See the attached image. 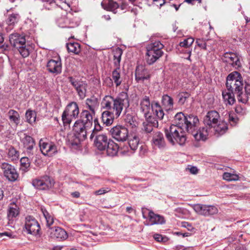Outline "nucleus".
Returning <instances> with one entry per match:
<instances>
[{
    "label": "nucleus",
    "instance_id": "bf43d9fd",
    "mask_svg": "<svg viewBox=\"0 0 250 250\" xmlns=\"http://www.w3.org/2000/svg\"><path fill=\"white\" fill-rule=\"evenodd\" d=\"M229 123L231 125H235L238 121V119L235 117H233L230 115L229 116Z\"/></svg>",
    "mask_w": 250,
    "mask_h": 250
},
{
    "label": "nucleus",
    "instance_id": "cd10ccee",
    "mask_svg": "<svg viewBox=\"0 0 250 250\" xmlns=\"http://www.w3.org/2000/svg\"><path fill=\"white\" fill-rule=\"evenodd\" d=\"M99 103L97 98L92 97L85 100V107L88 109L91 113L95 114V110L98 108Z\"/></svg>",
    "mask_w": 250,
    "mask_h": 250
},
{
    "label": "nucleus",
    "instance_id": "09e8293b",
    "mask_svg": "<svg viewBox=\"0 0 250 250\" xmlns=\"http://www.w3.org/2000/svg\"><path fill=\"white\" fill-rule=\"evenodd\" d=\"M146 118V123L154 126L157 127L158 126V121L154 117L151 116V113H149L147 116H144Z\"/></svg>",
    "mask_w": 250,
    "mask_h": 250
},
{
    "label": "nucleus",
    "instance_id": "b1692460",
    "mask_svg": "<svg viewBox=\"0 0 250 250\" xmlns=\"http://www.w3.org/2000/svg\"><path fill=\"white\" fill-rule=\"evenodd\" d=\"M151 103L149 97L147 96H144L140 101V109L144 116H147L150 113Z\"/></svg>",
    "mask_w": 250,
    "mask_h": 250
},
{
    "label": "nucleus",
    "instance_id": "0e129e2a",
    "mask_svg": "<svg viewBox=\"0 0 250 250\" xmlns=\"http://www.w3.org/2000/svg\"><path fill=\"white\" fill-rule=\"evenodd\" d=\"M3 236H8L9 237V238H12V234L10 233V232H2V233H0V237H2Z\"/></svg>",
    "mask_w": 250,
    "mask_h": 250
},
{
    "label": "nucleus",
    "instance_id": "f257e3e1",
    "mask_svg": "<svg viewBox=\"0 0 250 250\" xmlns=\"http://www.w3.org/2000/svg\"><path fill=\"white\" fill-rule=\"evenodd\" d=\"M174 120L175 124L165 129L166 137L172 145L183 146L187 140L184 129L188 132H192L198 122V117L192 114L186 116L182 112H179L175 115Z\"/></svg>",
    "mask_w": 250,
    "mask_h": 250
},
{
    "label": "nucleus",
    "instance_id": "c9c22d12",
    "mask_svg": "<svg viewBox=\"0 0 250 250\" xmlns=\"http://www.w3.org/2000/svg\"><path fill=\"white\" fill-rule=\"evenodd\" d=\"M68 52H71L75 54H78L81 51V47L79 43L75 42H70L66 44Z\"/></svg>",
    "mask_w": 250,
    "mask_h": 250
},
{
    "label": "nucleus",
    "instance_id": "de8ad7c7",
    "mask_svg": "<svg viewBox=\"0 0 250 250\" xmlns=\"http://www.w3.org/2000/svg\"><path fill=\"white\" fill-rule=\"evenodd\" d=\"M21 170L26 171L30 165V162L29 158L26 157H23L21 159Z\"/></svg>",
    "mask_w": 250,
    "mask_h": 250
},
{
    "label": "nucleus",
    "instance_id": "5701e85b",
    "mask_svg": "<svg viewBox=\"0 0 250 250\" xmlns=\"http://www.w3.org/2000/svg\"><path fill=\"white\" fill-rule=\"evenodd\" d=\"M152 143L154 146L159 149H164L166 146L164 135L160 132H157L153 135Z\"/></svg>",
    "mask_w": 250,
    "mask_h": 250
},
{
    "label": "nucleus",
    "instance_id": "9b49d317",
    "mask_svg": "<svg viewBox=\"0 0 250 250\" xmlns=\"http://www.w3.org/2000/svg\"><path fill=\"white\" fill-rule=\"evenodd\" d=\"M24 227L28 233L36 236L41 235L40 226L33 216H28L25 218Z\"/></svg>",
    "mask_w": 250,
    "mask_h": 250
},
{
    "label": "nucleus",
    "instance_id": "7c9ffc66",
    "mask_svg": "<svg viewBox=\"0 0 250 250\" xmlns=\"http://www.w3.org/2000/svg\"><path fill=\"white\" fill-rule=\"evenodd\" d=\"M105 149H106V152L108 156H114L118 153L119 146L118 144L115 143L112 140L110 139L106 146Z\"/></svg>",
    "mask_w": 250,
    "mask_h": 250
},
{
    "label": "nucleus",
    "instance_id": "6e6d98bb",
    "mask_svg": "<svg viewBox=\"0 0 250 250\" xmlns=\"http://www.w3.org/2000/svg\"><path fill=\"white\" fill-rule=\"evenodd\" d=\"M110 191V188H102L98 190H96L94 192V194L96 195H101L104 194Z\"/></svg>",
    "mask_w": 250,
    "mask_h": 250
},
{
    "label": "nucleus",
    "instance_id": "4468645a",
    "mask_svg": "<svg viewBox=\"0 0 250 250\" xmlns=\"http://www.w3.org/2000/svg\"><path fill=\"white\" fill-rule=\"evenodd\" d=\"M199 123V119L198 122L196 124L195 127L192 132H188L193 136L195 139L197 141L205 140L207 136L210 134V130L207 126L200 128L197 130Z\"/></svg>",
    "mask_w": 250,
    "mask_h": 250
},
{
    "label": "nucleus",
    "instance_id": "72a5a7b5",
    "mask_svg": "<svg viewBox=\"0 0 250 250\" xmlns=\"http://www.w3.org/2000/svg\"><path fill=\"white\" fill-rule=\"evenodd\" d=\"M162 104L166 110H169L173 108V100L168 95H164L162 98Z\"/></svg>",
    "mask_w": 250,
    "mask_h": 250
},
{
    "label": "nucleus",
    "instance_id": "f704fd0d",
    "mask_svg": "<svg viewBox=\"0 0 250 250\" xmlns=\"http://www.w3.org/2000/svg\"><path fill=\"white\" fill-rule=\"evenodd\" d=\"M113 54L114 65L116 67H120L123 51L119 47H117L113 50Z\"/></svg>",
    "mask_w": 250,
    "mask_h": 250
},
{
    "label": "nucleus",
    "instance_id": "6ab92c4d",
    "mask_svg": "<svg viewBox=\"0 0 250 250\" xmlns=\"http://www.w3.org/2000/svg\"><path fill=\"white\" fill-rule=\"evenodd\" d=\"M222 60L224 62L230 64L235 69H237L241 66L240 58L235 53L226 52L224 54Z\"/></svg>",
    "mask_w": 250,
    "mask_h": 250
},
{
    "label": "nucleus",
    "instance_id": "a211bd4d",
    "mask_svg": "<svg viewBox=\"0 0 250 250\" xmlns=\"http://www.w3.org/2000/svg\"><path fill=\"white\" fill-rule=\"evenodd\" d=\"M220 115L219 113L214 110L208 111L204 118V123L205 125L210 129L217 122H219Z\"/></svg>",
    "mask_w": 250,
    "mask_h": 250
},
{
    "label": "nucleus",
    "instance_id": "79ce46f5",
    "mask_svg": "<svg viewBox=\"0 0 250 250\" xmlns=\"http://www.w3.org/2000/svg\"><path fill=\"white\" fill-rule=\"evenodd\" d=\"M125 120L127 125L132 128H135L138 125V122L136 121L135 118L130 114H127Z\"/></svg>",
    "mask_w": 250,
    "mask_h": 250
},
{
    "label": "nucleus",
    "instance_id": "a18cd8bd",
    "mask_svg": "<svg viewBox=\"0 0 250 250\" xmlns=\"http://www.w3.org/2000/svg\"><path fill=\"white\" fill-rule=\"evenodd\" d=\"M19 19V16L18 14H12L8 16L6 22L9 26H13L18 22Z\"/></svg>",
    "mask_w": 250,
    "mask_h": 250
},
{
    "label": "nucleus",
    "instance_id": "393cba45",
    "mask_svg": "<svg viewBox=\"0 0 250 250\" xmlns=\"http://www.w3.org/2000/svg\"><path fill=\"white\" fill-rule=\"evenodd\" d=\"M47 68L51 73L59 74L62 71L61 61L59 59L57 60H50L47 64Z\"/></svg>",
    "mask_w": 250,
    "mask_h": 250
},
{
    "label": "nucleus",
    "instance_id": "423d86ee",
    "mask_svg": "<svg viewBox=\"0 0 250 250\" xmlns=\"http://www.w3.org/2000/svg\"><path fill=\"white\" fill-rule=\"evenodd\" d=\"M80 113L79 107L75 102L69 103L65 107L62 115L64 125H69L73 120L78 117Z\"/></svg>",
    "mask_w": 250,
    "mask_h": 250
},
{
    "label": "nucleus",
    "instance_id": "2f4dec72",
    "mask_svg": "<svg viewBox=\"0 0 250 250\" xmlns=\"http://www.w3.org/2000/svg\"><path fill=\"white\" fill-rule=\"evenodd\" d=\"M102 121L106 126L112 125L114 120L113 113L109 111H105L102 113Z\"/></svg>",
    "mask_w": 250,
    "mask_h": 250
},
{
    "label": "nucleus",
    "instance_id": "e2e57ef3",
    "mask_svg": "<svg viewBox=\"0 0 250 250\" xmlns=\"http://www.w3.org/2000/svg\"><path fill=\"white\" fill-rule=\"evenodd\" d=\"M154 238L158 242H161L163 241V238L161 235L159 234H155L154 235Z\"/></svg>",
    "mask_w": 250,
    "mask_h": 250
},
{
    "label": "nucleus",
    "instance_id": "412c9836",
    "mask_svg": "<svg viewBox=\"0 0 250 250\" xmlns=\"http://www.w3.org/2000/svg\"><path fill=\"white\" fill-rule=\"evenodd\" d=\"M228 129V125L226 122L219 120L209 130L210 134H213L216 136H219L224 134Z\"/></svg>",
    "mask_w": 250,
    "mask_h": 250
},
{
    "label": "nucleus",
    "instance_id": "49530a36",
    "mask_svg": "<svg viewBox=\"0 0 250 250\" xmlns=\"http://www.w3.org/2000/svg\"><path fill=\"white\" fill-rule=\"evenodd\" d=\"M42 210L46 222V226L49 227L54 223L53 217L46 210L42 209Z\"/></svg>",
    "mask_w": 250,
    "mask_h": 250
},
{
    "label": "nucleus",
    "instance_id": "c756f323",
    "mask_svg": "<svg viewBox=\"0 0 250 250\" xmlns=\"http://www.w3.org/2000/svg\"><path fill=\"white\" fill-rule=\"evenodd\" d=\"M148 217L150 225L163 224L165 223V220L163 216L156 214L152 211L149 212Z\"/></svg>",
    "mask_w": 250,
    "mask_h": 250
},
{
    "label": "nucleus",
    "instance_id": "ddd939ff",
    "mask_svg": "<svg viewBox=\"0 0 250 250\" xmlns=\"http://www.w3.org/2000/svg\"><path fill=\"white\" fill-rule=\"evenodd\" d=\"M39 146L42 153L45 156H52L57 152L56 146L52 142H46L41 139Z\"/></svg>",
    "mask_w": 250,
    "mask_h": 250
},
{
    "label": "nucleus",
    "instance_id": "bb28decb",
    "mask_svg": "<svg viewBox=\"0 0 250 250\" xmlns=\"http://www.w3.org/2000/svg\"><path fill=\"white\" fill-rule=\"evenodd\" d=\"M151 108L153 113L158 119L162 120L165 115L163 109L157 101H153L151 103Z\"/></svg>",
    "mask_w": 250,
    "mask_h": 250
},
{
    "label": "nucleus",
    "instance_id": "e433bc0d",
    "mask_svg": "<svg viewBox=\"0 0 250 250\" xmlns=\"http://www.w3.org/2000/svg\"><path fill=\"white\" fill-rule=\"evenodd\" d=\"M7 114L11 122L13 123L16 125H18L20 123V115L17 111L13 109H10L8 111Z\"/></svg>",
    "mask_w": 250,
    "mask_h": 250
},
{
    "label": "nucleus",
    "instance_id": "473e14b6",
    "mask_svg": "<svg viewBox=\"0 0 250 250\" xmlns=\"http://www.w3.org/2000/svg\"><path fill=\"white\" fill-rule=\"evenodd\" d=\"M19 208L14 203H11L8 208L7 217L9 220L16 217L19 214Z\"/></svg>",
    "mask_w": 250,
    "mask_h": 250
},
{
    "label": "nucleus",
    "instance_id": "680f3d73",
    "mask_svg": "<svg viewBox=\"0 0 250 250\" xmlns=\"http://www.w3.org/2000/svg\"><path fill=\"white\" fill-rule=\"evenodd\" d=\"M174 212L175 213V215L178 217H180L181 214H184V209L181 208H177L175 209Z\"/></svg>",
    "mask_w": 250,
    "mask_h": 250
},
{
    "label": "nucleus",
    "instance_id": "69168bd1",
    "mask_svg": "<svg viewBox=\"0 0 250 250\" xmlns=\"http://www.w3.org/2000/svg\"><path fill=\"white\" fill-rule=\"evenodd\" d=\"M71 195L74 198H79L80 196V193L78 191H75L71 193Z\"/></svg>",
    "mask_w": 250,
    "mask_h": 250
},
{
    "label": "nucleus",
    "instance_id": "4c0bfd02",
    "mask_svg": "<svg viewBox=\"0 0 250 250\" xmlns=\"http://www.w3.org/2000/svg\"><path fill=\"white\" fill-rule=\"evenodd\" d=\"M114 102V97L111 96H105L102 102L104 108L107 110L113 109Z\"/></svg>",
    "mask_w": 250,
    "mask_h": 250
},
{
    "label": "nucleus",
    "instance_id": "dca6fc26",
    "mask_svg": "<svg viewBox=\"0 0 250 250\" xmlns=\"http://www.w3.org/2000/svg\"><path fill=\"white\" fill-rule=\"evenodd\" d=\"M135 80L137 82H144L149 80L150 78V71L143 65H138L135 70Z\"/></svg>",
    "mask_w": 250,
    "mask_h": 250
},
{
    "label": "nucleus",
    "instance_id": "37998d69",
    "mask_svg": "<svg viewBox=\"0 0 250 250\" xmlns=\"http://www.w3.org/2000/svg\"><path fill=\"white\" fill-rule=\"evenodd\" d=\"M26 121L30 124L34 123L36 119V113L31 110H28L25 113Z\"/></svg>",
    "mask_w": 250,
    "mask_h": 250
},
{
    "label": "nucleus",
    "instance_id": "8fccbe9b",
    "mask_svg": "<svg viewBox=\"0 0 250 250\" xmlns=\"http://www.w3.org/2000/svg\"><path fill=\"white\" fill-rule=\"evenodd\" d=\"M8 156L12 160H16L19 156V153L13 147H11L9 148Z\"/></svg>",
    "mask_w": 250,
    "mask_h": 250
},
{
    "label": "nucleus",
    "instance_id": "f3484780",
    "mask_svg": "<svg viewBox=\"0 0 250 250\" xmlns=\"http://www.w3.org/2000/svg\"><path fill=\"white\" fill-rule=\"evenodd\" d=\"M71 14H66L57 20V23L58 26L61 28H73L77 26L78 24L76 22H74L72 19Z\"/></svg>",
    "mask_w": 250,
    "mask_h": 250
},
{
    "label": "nucleus",
    "instance_id": "774afa93",
    "mask_svg": "<svg viewBox=\"0 0 250 250\" xmlns=\"http://www.w3.org/2000/svg\"><path fill=\"white\" fill-rule=\"evenodd\" d=\"M126 211L128 213H131V212L133 210V208L131 207H127L126 208Z\"/></svg>",
    "mask_w": 250,
    "mask_h": 250
},
{
    "label": "nucleus",
    "instance_id": "13d9d810",
    "mask_svg": "<svg viewBox=\"0 0 250 250\" xmlns=\"http://www.w3.org/2000/svg\"><path fill=\"white\" fill-rule=\"evenodd\" d=\"M187 169L189 171L191 174H196L198 173V171H199V170L197 167H194V166H188L187 168Z\"/></svg>",
    "mask_w": 250,
    "mask_h": 250
},
{
    "label": "nucleus",
    "instance_id": "f8f14e48",
    "mask_svg": "<svg viewBox=\"0 0 250 250\" xmlns=\"http://www.w3.org/2000/svg\"><path fill=\"white\" fill-rule=\"evenodd\" d=\"M4 176L11 182L16 181L19 177V174L15 167L8 163H4L1 166Z\"/></svg>",
    "mask_w": 250,
    "mask_h": 250
},
{
    "label": "nucleus",
    "instance_id": "2eb2a0df",
    "mask_svg": "<svg viewBox=\"0 0 250 250\" xmlns=\"http://www.w3.org/2000/svg\"><path fill=\"white\" fill-rule=\"evenodd\" d=\"M71 84L75 87L80 99H83L86 97L87 84L83 81L75 80L72 77L70 78Z\"/></svg>",
    "mask_w": 250,
    "mask_h": 250
},
{
    "label": "nucleus",
    "instance_id": "864d4df0",
    "mask_svg": "<svg viewBox=\"0 0 250 250\" xmlns=\"http://www.w3.org/2000/svg\"><path fill=\"white\" fill-rule=\"evenodd\" d=\"M197 45L202 49H207V43L206 41L203 39H197L196 41Z\"/></svg>",
    "mask_w": 250,
    "mask_h": 250
},
{
    "label": "nucleus",
    "instance_id": "6e6552de",
    "mask_svg": "<svg viewBox=\"0 0 250 250\" xmlns=\"http://www.w3.org/2000/svg\"><path fill=\"white\" fill-rule=\"evenodd\" d=\"M32 184L36 189L41 190H47L54 186V181L49 176L44 175L33 179Z\"/></svg>",
    "mask_w": 250,
    "mask_h": 250
},
{
    "label": "nucleus",
    "instance_id": "ea45409f",
    "mask_svg": "<svg viewBox=\"0 0 250 250\" xmlns=\"http://www.w3.org/2000/svg\"><path fill=\"white\" fill-rule=\"evenodd\" d=\"M94 127L92 130V132H90V139L91 140L94 138L95 136L100 135L102 134L100 133V131L102 130V127L100 125L98 120L97 119L94 120Z\"/></svg>",
    "mask_w": 250,
    "mask_h": 250
},
{
    "label": "nucleus",
    "instance_id": "4be33fe9",
    "mask_svg": "<svg viewBox=\"0 0 250 250\" xmlns=\"http://www.w3.org/2000/svg\"><path fill=\"white\" fill-rule=\"evenodd\" d=\"M49 231L50 236L53 239L62 240L66 239L68 237L65 230L59 227L50 228Z\"/></svg>",
    "mask_w": 250,
    "mask_h": 250
},
{
    "label": "nucleus",
    "instance_id": "a19ab883",
    "mask_svg": "<svg viewBox=\"0 0 250 250\" xmlns=\"http://www.w3.org/2000/svg\"><path fill=\"white\" fill-rule=\"evenodd\" d=\"M139 143V138L136 135H134L130 137L128 140V145L132 151H135L138 146Z\"/></svg>",
    "mask_w": 250,
    "mask_h": 250
},
{
    "label": "nucleus",
    "instance_id": "f03ea898",
    "mask_svg": "<svg viewBox=\"0 0 250 250\" xmlns=\"http://www.w3.org/2000/svg\"><path fill=\"white\" fill-rule=\"evenodd\" d=\"M226 85L227 89L222 91V94L224 101L227 105H232L234 104V94H237L239 102L246 103L248 101V97L243 91V78L239 72L234 71L230 73L227 78Z\"/></svg>",
    "mask_w": 250,
    "mask_h": 250
},
{
    "label": "nucleus",
    "instance_id": "20e7f679",
    "mask_svg": "<svg viewBox=\"0 0 250 250\" xmlns=\"http://www.w3.org/2000/svg\"><path fill=\"white\" fill-rule=\"evenodd\" d=\"M164 47L160 41H155L147 45L146 60L148 64L154 63L163 55V51L162 49Z\"/></svg>",
    "mask_w": 250,
    "mask_h": 250
},
{
    "label": "nucleus",
    "instance_id": "0eeeda50",
    "mask_svg": "<svg viewBox=\"0 0 250 250\" xmlns=\"http://www.w3.org/2000/svg\"><path fill=\"white\" fill-rule=\"evenodd\" d=\"M129 106V100L126 92H122L114 98L113 109L116 117H119L122 112L126 110Z\"/></svg>",
    "mask_w": 250,
    "mask_h": 250
},
{
    "label": "nucleus",
    "instance_id": "39448f33",
    "mask_svg": "<svg viewBox=\"0 0 250 250\" xmlns=\"http://www.w3.org/2000/svg\"><path fill=\"white\" fill-rule=\"evenodd\" d=\"M9 42L11 45L17 48L21 55L24 58L29 55L28 47L25 44L26 41L24 36L18 33L12 34L9 36Z\"/></svg>",
    "mask_w": 250,
    "mask_h": 250
},
{
    "label": "nucleus",
    "instance_id": "052dcab7",
    "mask_svg": "<svg viewBox=\"0 0 250 250\" xmlns=\"http://www.w3.org/2000/svg\"><path fill=\"white\" fill-rule=\"evenodd\" d=\"M104 83L106 86L111 87L113 84V80L110 77H106L104 80Z\"/></svg>",
    "mask_w": 250,
    "mask_h": 250
},
{
    "label": "nucleus",
    "instance_id": "1a4fd4ad",
    "mask_svg": "<svg viewBox=\"0 0 250 250\" xmlns=\"http://www.w3.org/2000/svg\"><path fill=\"white\" fill-rule=\"evenodd\" d=\"M190 206L196 213L204 216L213 215L218 212V208L213 205L196 204Z\"/></svg>",
    "mask_w": 250,
    "mask_h": 250
},
{
    "label": "nucleus",
    "instance_id": "a878e982",
    "mask_svg": "<svg viewBox=\"0 0 250 250\" xmlns=\"http://www.w3.org/2000/svg\"><path fill=\"white\" fill-rule=\"evenodd\" d=\"M101 5L104 9L111 11L114 14L117 13L119 7L118 3L112 0H104L102 2Z\"/></svg>",
    "mask_w": 250,
    "mask_h": 250
},
{
    "label": "nucleus",
    "instance_id": "5fc2aeb1",
    "mask_svg": "<svg viewBox=\"0 0 250 250\" xmlns=\"http://www.w3.org/2000/svg\"><path fill=\"white\" fill-rule=\"evenodd\" d=\"M153 127H155L146 123V122H144L143 123V129L146 133L151 132L153 130Z\"/></svg>",
    "mask_w": 250,
    "mask_h": 250
},
{
    "label": "nucleus",
    "instance_id": "c85d7f7f",
    "mask_svg": "<svg viewBox=\"0 0 250 250\" xmlns=\"http://www.w3.org/2000/svg\"><path fill=\"white\" fill-rule=\"evenodd\" d=\"M24 137L22 139V142L24 147L26 149L27 152L29 154H31L32 150L35 146V142L34 139L30 136L24 134Z\"/></svg>",
    "mask_w": 250,
    "mask_h": 250
},
{
    "label": "nucleus",
    "instance_id": "603ef678",
    "mask_svg": "<svg viewBox=\"0 0 250 250\" xmlns=\"http://www.w3.org/2000/svg\"><path fill=\"white\" fill-rule=\"evenodd\" d=\"M194 39L192 38H188L185 39L183 42H180V45L181 47H188L191 45L194 42Z\"/></svg>",
    "mask_w": 250,
    "mask_h": 250
},
{
    "label": "nucleus",
    "instance_id": "c03bdc74",
    "mask_svg": "<svg viewBox=\"0 0 250 250\" xmlns=\"http://www.w3.org/2000/svg\"><path fill=\"white\" fill-rule=\"evenodd\" d=\"M224 180L228 181H236L239 180V177L236 174L231 173L229 172H224L223 175Z\"/></svg>",
    "mask_w": 250,
    "mask_h": 250
},
{
    "label": "nucleus",
    "instance_id": "58836bf2",
    "mask_svg": "<svg viewBox=\"0 0 250 250\" xmlns=\"http://www.w3.org/2000/svg\"><path fill=\"white\" fill-rule=\"evenodd\" d=\"M112 79L116 84V87L119 86L122 83V79L121 78L120 67H116L112 73Z\"/></svg>",
    "mask_w": 250,
    "mask_h": 250
},
{
    "label": "nucleus",
    "instance_id": "3c124183",
    "mask_svg": "<svg viewBox=\"0 0 250 250\" xmlns=\"http://www.w3.org/2000/svg\"><path fill=\"white\" fill-rule=\"evenodd\" d=\"M190 94L188 92L180 93L178 95V103L179 104H183L187 99L189 97Z\"/></svg>",
    "mask_w": 250,
    "mask_h": 250
},
{
    "label": "nucleus",
    "instance_id": "338daca9",
    "mask_svg": "<svg viewBox=\"0 0 250 250\" xmlns=\"http://www.w3.org/2000/svg\"><path fill=\"white\" fill-rule=\"evenodd\" d=\"M3 191L1 188H0V201L3 199Z\"/></svg>",
    "mask_w": 250,
    "mask_h": 250
},
{
    "label": "nucleus",
    "instance_id": "aec40b11",
    "mask_svg": "<svg viewBox=\"0 0 250 250\" xmlns=\"http://www.w3.org/2000/svg\"><path fill=\"white\" fill-rule=\"evenodd\" d=\"M94 144L95 147L99 150L103 151L106 149L109 140L105 134H100L94 136Z\"/></svg>",
    "mask_w": 250,
    "mask_h": 250
},
{
    "label": "nucleus",
    "instance_id": "7ed1b4c3",
    "mask_svg": "<svg viewBox=\"0 0 250 250\" xmlns=\"http://www.w3.org/2000/svg\"><path fill=\"white\" fill-rule=\"evenodd\" d=\"M93 115L88 110H83L81 113L80 119L74 123L73 130L79 140H84L87 135L91 132Z\"/></svg>",
    "mask_w": 250,
    "mask_h": 250
},
{
    "label": "nucleus",
    "instance_id": "9d476101",
    "mask_svg": "<svg viewBox=\"0 0 250 250\" xmlns=\"http://www.w3.org/2000/svg\"><path fill=\"white\" fill-rule=\"evenodd\" d=\"M109 133L112 138L118 142L126 141L128 136L127 128L121 125H117L111 128Z\"/></svg>",
    "mask_w": 250,
    "mask_h": 250
},
{
    "label": "nucleus",
    "instance_id": "4d7b16f0",
    "mask_svg": "<svg viewBox=\"0 0 250 250\" xmlns=\"http://www.w3.org/2000/svg\"><path fill=\"white\" fill-rule=\"evenodd\" d=\"M147 152L146 146L145 145H142L139 148V155L141 156H144Z\"/></svg>",
    "mask_w": 250,
    "mask_h": 250
}]
</instances>
